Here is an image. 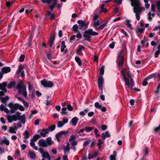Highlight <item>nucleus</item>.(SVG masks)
I'll list each match as a JSON object with an SVG mask.
<instances>
[{
	"label": "nucleus",
	"mask_w": 160,
	"mask_h": 160,
	"mask_svg": "<svg viewBox=\"0 0 160 160\" xmlns=\"http://www.w3.org/2000/svg\"><path fill=\"white\" fill-rule=\"evenodd\" d=\"M24 138H28L29 137V134L27 131H25L23 134Z\"/></svg>",
	"instance_id": "43"
},
{
	"label": "nucleus",
	"mask_w": 160,
	"mask_h": 160,
	"mask_svg": "<svg viewBox=\"0 0 160 160\" xmlns=\"http://www.w3.org/2000/svg\"><path fill=\"white\" fill-rule=\"evenodd\" d=\"M160 54V50H158L155 54V58H157L158 57V55Z\"/></svg>",
	"instance_id": "60"
},
{
	"label": "nucleus",
	"mask_w": 160,
	"mask_h": 160,
	"mask_svg": "<svg viewBox=\"0 0 160 160\" xmlns=\"http://www.w3.org/2000/svg\"><path fill=\"white\" fill-rule=\"evenodd\" d=\"M46 143L47 144V147L51 145L54 143V142L52 140L50 137L47 138L46 140Z\"/></svg>",
	"instance_id": "21"
},
{
	"label": "nucleus",
	"mask_w": 160,
	"mask_h": 160,
	"mask_svg": "<svg viewBox=\"0 0 160 160\" xmlns=\"http://www.w3.org/2000/svg\"><path fill=\"white\" fill-rule=\"evenodd\" d=\"M11 71V68L9 67H4L2 68L1 72L2 74L7 73Z\"/></svg>",
	"instance_id": "17"
},
{
	"label": "nucleus",
	"mask_w": 160,
	"mask_h": 160,
	"mask_svg": "<svg viewBox=\"0 0 160 160\" xmlns=\"http://www.w3.org/2000/svg\"><path fill=\"white\" fill-rule=\"evenodd\" d=\"M157 74L156 73H153L152 74H151L150 75H149L148 77V78L149 79H151L152 78L154 77V78H157Z\"/></svg>",
	"instance_id": "53"
},
{
	"label": "nucleus",
	"mask_w": 160,
	"mask_h": 160,
	"mask_svg": "<svg viewBox=\"0 0 160 160\" xmlns=\"http://www.w3.org/2000/svg\"><path fill=\"white\" fill-rule=\"evenodd\" d=\"M150 79L148 78V77H147L145 78L143 80L142 83V85L144 86H145L148 84L147 80H148Z\"/></svg>",
	"instance_id": "44"
},
{
	"label": "nucleus",
	"mask_w": 160,
	"mask_h": 160,
	"mask_svg": "<svg viewBox=\"0 0 160 160\" xmlns=\"http://www.w3.org/2000/svg\"><path fill=\"white\" fill-rule=\"evenodd\" d=\"M29 157L32 159H34L36 158V155L34 152L29 151L28 153Z\"/></svg>",
	"instance_id": "29"
},
{
	"label": "nucleus",
	"mask_w": 160,
	"mask_h": 160,
	"mask_svg": "<svg viewBox=\"0 0 160 160\" xmlns=\"http://www.w3.org/2000/svg\"><path fill=\"white\" fill-rule=\"evenodd\" d=\"M78 121V118L77 117H74L71 120L70 123L72 125L75 126L76 125Z\"/></svg>",
	"instance_id": "16"
},
{
	"label": "nucleus",
	"mask_w": 160,
	"mask_h": 160,
	"mask_svg": "<svg viewBox=\"0 0 160 160\" xmlns=\"http://www.w3.org/2000/svg\"><path fill=\"white\" fill-rule=\"evenodd\" d=\"M38 151L42 154V157L43 158V159H51L50 157L49 153L47 152L44 151L43 148H40L39 149Z\"/></svg>",
	"instance_id": "8"
},
{
	"label": "nucleus",
	"mask_w": 160,
	"mask_h": 160,
	"mask_svg": "<svg viewBox=\"0 0 160 160\" xmlns=\"http://www.w3.org/2000/svg\"><path fill=\"white\" fill-rule=\"evenodd\" d=\"M23 68L22 66V65H20L19 66L18 70L16 72V73L19 74L20 72H22V70Z\"/></svg>",
	"instance_id": "42"
},
{
	"label": "nucleus",
	"mask_w": 160,
	"mask_h": 160,
	"mask_svg": "<svg viewBox=\"0 0 160 160\" xmlns=\"http://www.w3.org/2000/svg\"><path fill=\"white\" fill-rule=\"evenodd\" d=\"M67 133L65 131H62L57 134L55 137L57 141L58 142H60V138L65 137Z\"/></svg>",
	"instance_id": "10"
},
{
	"label": "nucleus",
	"mask_w": 160,
	"mask_h": 160,
	"mask_svg": "<svg viewBox=\"0 0 160 160\" xmlns=\"http://www.w3.org/2000/svg\"><path fill=\"white\" fill-rule=\"evenodd\" d=\"M61 52H65L66 51L65 49L66 48V46L65 45V42L64 41H62L61 42Z\"/></svg>",
	"instance_id": "28"
},
{
	"label": "nucleus",
	"mask_w": 160,
	"mask_h": 160,
	"mask_svg": "<svg viewBox=\"0 0 160 160\" xmlns=\"http://www.w3.org/2000/svg\"><path fill=\"white\" fill-rule=\"evenodd\" d=\"M148 20L150 21H152V17L151 16V12H149L148 14Z\"/></svg>",
	"instance_id": "61"
},
{
	"label": "nucleus",
	"mask_w": 160,
	"mask_h": 160,
	"mask_svg": "<svg viewBox=\"0 0 160 160\" xmlns=\"http://www.w3.org/2000/svg\"><path fill=\"white\" fill-rule=\"evenodd\" d=\"M108 22V20H107L102 24L99 27L98 30H102L107 25Z\"/></svg>",
	"instance_id": "27"
},
{
	"label": "nucleus",
	"mask_w": 160,
	"mask_h": 160,
	"mask_svg": "<svg viewBox=\"0 0 160 160\" xmlns=\"http://www.w3.org/2000/svg\"><path fill=\"white\" fill-rule=\"evenodd\" d=\"M56 126L55 125L53 124L52 126H50L48 127L49 131L52 132L54 131L55 128Z\"/></svg>",
	"instance_id": "40"
},
{
	"label": "nucleus",
	"mask_w": 160,
	"mask_h": 160,
	"mask_svg": "<svg viewBox=\"0 0 160 160\" xmlns=\"http://www.w3.org/2000/svg\"><path fill=\"white\" fill-rule=\"evenodd\" d=\"M42 85L44 87L48 88H51L53 86V83L52 82L48 81L47 80H43L41 81Z\"/></svg>",
	"instance_id": "11"
},
{
	"label": "nucleus",
	"mask_w": 160,
	"mask_h": 160,
	"mask_svg": "<svg viewBox=\"0 0 160 160\" xmlns=\"http://www.w3.org/2000/svg\"><path fill=\"white\" fill-rule=\"evenodd\" d=\"M77 142L76 141H72L71 143V146H76L77 145Z\"/></svg>",
	"instance_id": "57"
},
{
	"label": "nucleus",
	"mask_w": 160,
	"mask_h": 160,
	"mask_svg": "<svg viewBox=\"0 0 160 160\" xmlns=\"http://www.w3.org/2000/svg\"><path fill=\"white\" fill-rule=\"evenodd\" d=\"M118 64L119 67L122 66L123 63L124 59L121 53H119L118 56Z\"/></svg>",
	"instance_id": "12"
},
{
	"label": "nucleus",
	"mask_w": 160,
	"mask_h": 160,
	"mask_svg": "<svg viewBox=\"0 0 160 160\" xmlns=\"http://www.w3.org/2000/svg\"><path fill=\"white\" fill-rule=\"evenodd\" d=\"M121 32L124 34L126 37H128V35L123 29H121Z\"/></svg>",
	"instance_id": "56"
},
{
	"label": "nucleus",
	"mask_w": 160,
	"mask_h": 160,
	"mask_svg": "<svg viewBox=\"0 0 160 160\" xmlns=\"http://www.w3.org/2000/svg\"><path fill=\"white\" fill-rule=\"evenodd\" d=\"M67 108L69 111H71L73 110V108L70 104H68L67 105Z\"/></svg>",
	"instance_id": "58"
},
{
	"label": "nucleus",
	"mask_w": 160,
	"mask_h": 160,
	"mask_svg": "<svg viewBox=\"0 0 160 160\" xmlns=\"http://www.w3.org/2000/svg\"><path fill=\"white\" fill-rule=\"evenodd\" d=\"M20 152L19 150H16L15 151V158H18L20 156Z\"/></svg>",
	"instance_id": "49"
},
{
	"label": "nucleus",
	"mask_w": 160,
	"mask_h": 160,
	"mask_svg": "<svg viewBox=\"0 0 160 160\" xmlns=\"http://www.w3.org/2000/svg\"><path fill=\"white\" fill-rule=\"evenodd\" d=\"M98 142L97 143V146L98 147V148L99 149H100L101 148L102 146L101 144H103V141H102L101 139H99L98 140Z\"/></svg>",
	"instance_id": "33"
},
{
	"label": "nucleus",
	"mask_w": 160,
	"mask_h": 160,
	"mask_svg": "<svg viewBox=\"0 0 160 160\" xmlns=\"http://www.w3.org/2000/svg\"><path fill=\"white\" fill-rule=\"evenodd\" d=\"M99 17V16L98 14H96L94 15L93 18V21H96L98 18Z\"/></svg>",
	"instance_id": "62"
},
{
	"label": "nucleus",
	"mask_w": 160,
	"mask_h": 160,
	"mask_svg": "<svg viewBox=\"0 0 160 160\" xmlns=\"http://www.w3.org/2000/svg\"><path fill=\"white\" fill-rule=\"evenodd\" d=\"M9 132L11 133L15 134L16 133V131H15V129L12 127H10L9 128Z\"/></svg>",
	"instance_id": "38"
},
{
	"label": "nucleus",
	"mask_w": 160,
	"mask_h": 160,
	"mask_svg": "<svg viewBox=\"0 0 160 160\" xmlns=\"http://www.w3.org/2000/svg\"><path fill=\"white\" fill-rule=\"evenodd\" d=\"M51 2H52V4H51V3H50V4L49 5H50V8L51 11H52L53 10L54 6L56 5L57 0H52V1Z\"/></svg>",
	"instance_id": "23"
},
{
	"label": "nucleus",
	"mask_w": 160,
	"mask_h": 160,
	"mask_svg": "<svg viewBox=\"0 0 160 160\" xmlns=\"http://www.w3.org/2000/svg\"><path fill=\"white\" fill-rule=\"evenodd\" d=\"M32 38V36L31 34L28 39V43L29 45H30L31 44V41Z\"/></svg>",
	"instance_id": "54"
},
{
	"label": "nucleus",
	"mask_w": 160,
	"mask_h": 160,
	"mask_svg": "<svg viewBox=\"0 0 160 160\" xmlns=\"http://www.w3.org/2000/svg\"><path fill=\"white\" fill-rule=\"evenodd\" d=\"M121 73L124 77L125 83L128 87V89L132 90L134 84V82L132 78L130 72L127 70L124 72L122 70Z\"/></svg>",
	"instance_id": "2"
},
{
	"label": "nucleus",
	"mask_w": 160,
	"mask_h": 160,
	"mask_svg": "<svg viewBox=\"0 0 160 160\" xmlns=\"http://www.w3.org/2000/svg\"><path fill=\"white\" fill-rule=\"evenodd\" d=\"M8 106L10 108V111H9L8 108H5L6 103L2 104L0 107V110L1 111H4L7 113L10 112L11 113H13L15 112V111L18 109H19L20 111H24V108L21 105L18 103H10L8 104Z\"/></svg>",
	"instance_id": "1"
},
{
	"label": "nucleus",
	"mask_w": 160,
	"mask_h": 160,
	"mask_svg": "<svg viewBox=\"0 0 160 160\" xmlns=\"http://www.w3.org/2000/svg\"><path fill=\"white\" fill-rule=\"evenodd\" d=\"M7 85V83L5 82L0 83V89L2 90L0 92V95H4L5 93L7 92L6 88Z\"/></svg>",
	"instance_id": "9"
},
{
	"label": "nucleus",
	"mask_w": 160,
	"mask_h": 160,
	"mask_svg": "<svg viewBox=\"0 0 160 160\" xmlns=\"http://www.w3.org/2000/svg\"><path fill=\"white\" fill-rule=\"evenodd\" d=\"M1 143H4L7 146H8L9 144V141L7 138L5 137H3L2 139L0 141Z\"/></svg>",
	"instance_id": "18"
},
{
	"label": "nucleus",
	"mask_w": 160,
	"mask_h": 160,
	"mask_svg": "<svg viewBox=\"0 0 160 160\" xmlns=\"http://www.w3.org/2000/svg\"><path fill=\"white\" fill-rule=\"evenodd\" d=\"M41 138V136L39 134H36L34 136L33 138L31 139L33 141H35L37 140L38 139Z\"/></svg>",
	"instance_id": "32"
},
{
	"label": "nucleus",
	"mask_w": 160,
	"mask_h": 160,
	"mask_svg": "<svg viewBox=\"0 0 160 160\" xmlns=\"http://www.w3.org/2000/svg\"><path fill=\"white\" fill-rule=\"evenodd\" d=\"M77 23L79 24V28L80 29H86L87 28L89 24V22L86 23L85 21L82 20H78Z\"/></svg>",
	"instance_id": "7"
},
{
	"label": "nucleus",
	"mask_w": 160,
	"mask_h": 160,
	"mask_svg": "<svg viewBox=\"0 0 160 160\" xmlns=\"http://www.w3.org/2000/svg\"><path fill=\"white\" fill-rule=\"evenodd\" d=\"M67 108H62V112H61V113L63 114H66L67 113V112H66Z\"/></svg>",
	"instance_id": "47"
},
{
	"label": "nucleus",
	"mask_w": 160,
	"mask_h": 160,
	"mask_svg": "<svg viewBox=\"0 0 160 160\" xmlns=\"http://www.w3.org/2000/svg\"><path fill=\"white\" fill-rule=\"evenodd\" d=\"M84 47L79 46L77 51V53L79 55H82V51L84 49Z\"/></svg>",
	"instance_id": "25"
},
{
	"label": "nucleus",
	"mask_w": 160,
	"mask_h": 160,
	"mask_svg": "<svg viewBox=\"0 0 160 160\" xmlns=\"http://www.w3.org/2000/svg\"><path fill=\"white\" fill-rule=\"evenodd\" d=\"M16 83L15 82L12 81L8 85L7 87L8 88H11L12 87H13L15 86Z\"/></svg>",
	"instance_id": "35"
},
{
	"label": "nucleus",
	"mask_w": 160,
	"mask_h": 160,
	"mask_svg": "<svg viewBox=\"0 0 160 160\" xmlns=\"http://www.w3.org/2000/svg\"><path fill=\"white\" fill-rule=\"evenodd\" d=\"M114 3H117L119 4H122L123 0H113Z\"/></svg>",
	"instance_id": "59"
},
{
	"label": "nucleus",
	"mask_w": 160,
	"mask_h": 160,
	"mask_svg": "<svg viewBox=\"0 0 160 160\" xmlns=\"http://www.w3.org/2000/svg\"><path fill=\"white\" fill-rule=\"evenodd\" d=\"M25 56L24 55H21L19 58V61L21 62L23 61L24 60Z\"/></svg>",
	"instance_id": "64"
},
{
	"label": "nucleus",
	"mask_w": 160,
	"mask_h": 160,
	"mask_svg": "<svg viewBox=\"0 0 160 160\" xmlns=\"http://www.w3.org/2000/svg\"><path fill=\"white\" fill-rule=\"evenodd\" d=\"M79 26H78L77 24L74 25L72 28L73 31L76 32H78V28Z\"/></svg>",
	"instance_id": "37"
},
{
	"label": "nucleus",
	"mask_w": 160,
	"mask_h": 160,
	"mask_svg": "<svg viewBox=\"0 0 160 160\" xmlns=\"http://www.w3.org/2000/svg\"><path fill=\"white\" fill-rule=\"evenodd\" d=\"M62 122L64 125L68 122V119L67 118L64 117L62 119Z\"/></svg>",
	"instance_id": "50"
},
{
	"label": "nucleus",
	"mask_w": 160,
	"mask_h": 160,
	"mask_svg": "<svg viewBox=\"0 0 160 160\" xmlns=\"http://www.w3.org/2000/svg\"><path fill=\"white\" fill-rule=\"evenodd\" d=\"M154 131L155 132H160V124L159 126L154 129Z\"/></svg>",
	"instance_id": "63"
},
{
	"label": "nucleus",
	"mask_w": 160,
	"mask_h": 160,
	"mask_svg": "<svg viewBox=\"0 0 160 160\" xmlns=\"http://www.w3.org/2000/svg\"><path fill=\"white\" fill-rule=\"evenodd\" d=\"M33 87L31 83L30 82L28 83V89L29 91L32 90Z\"/></svg>",
	"instance_id": "55"
},
{
	"label": "nucleus",
	"mask_w": 160,
	"mask_h": 160,
	"mask_svg": "<svg viewBox=\"0 0 160 160\" xmlns=\"http://www.w3.org/2000/svg\"><path fill=\"white\" fill-rule=\"evenodd\" d=\"M7 118L9 122L11 123L13 121H16L17 120H21V122L23 124L25 123L26 122V117L24 114L21 115V113L17 112L13 115H9L7 116Z\"/></svg>",
	"instance_id": "3"
},
{
	"label": "nucleus",
	"mask_w": 160,
	"mask_h": 160,
	"mask_svg": "<svg viewBox=\"0 0 160 160\" xmlns=\"http://www.w3.org/2000/svg\"><path fill=\"white\" fill-rule=\"evenodd\" d=\"M126 24L131 29H132V25L130 23V21L129 20H126Z\"/></svg>",
	"instance_id": "45"
},
{
	"label": "nucleus",
	"mask_w": 160,
	"mask_h": 160,
	"mask_svg": "<svg viewBox=\"0 0 160 160\" xmlns=\"http://www.w3.org/2000/svg\"><path fill=\"white\" fill-rule=\"evenodd\" d=\"M55 38L54 36H53L49 40V46L50 47H52L53 45V42L55 40Z\"/></svg>",
	"instance_id": "31"
},
{
	"label": "nucleus",
	"mask_w": 160,
	"mask_h": 160,
	"mask_svg": "<svg viewBox=\"0 0 160 160\" xmlns=\"http://www.w3.org/2000/svg\"><path fill=\"white\" fill-rule=\"evenodd\" d=\"M38 145L42 147H47V144L45 140L43 139H40L39 140L38 142Z\"/></svg>",
	"instance_id": "14"
},
{
	"label": "nucleus",
	"mask_w": 160,
	"mask_h": 160,
	"mask_svg": "<svg viewBox=\"0 0 160 160\" xmlns=\"http://www.w3.org/2000/svg\"><path fill=\"white\" fill-rule=\"evenodd\" d=\"M3 96L0 95V99L3 103H6V101L9 99V98L8 96L3 97Z\"/></svg>",
	"instance_id": "22"
},
{
	"label": "nucleus",
	"mask_w": 160,
	"mask_h": 160,
	"mask_svg": "<svg viewBox=\"0 0 160 160\" xmlns=\"http://www.w3.org/2000/svg\"><path fill=\"white\" fill-rule=\"evenodd\" d=\"M48 16H50V18L52 19H54V14L51 13L50 12H48Z\"/></svg>",
	"instance_id": "52"
},
{
	"label": "nucleus",
	"mask_w": 160,
	"mask_h": 160,
	"mask_svg": "<svg viewBox=\"0 0 160 160\" xmlns=\"http://www.w3.org/2000/svg\"><path fill=\"white\" fill-rule=\"evenodd\" d=\"M49 132V130L48 129H43L40 132V136L41 137H44L46 136Z\"/></svg>",
	"instance_id": "15"
},
{
	"label": "nucleus",
	"mask_w": 160,
	"mask_h": 160,
	"mask_svg": "<svg viewBox=\"0 0 160 160\" xmlns=\"http://www.w3.org/2000/svg\"><path fill=\"white\" fill-rule=\"evenodd\" d=\"M110 134L108 131H106L105 133H103L101 135L102 138L103 140H105L106 138L110 137Z\"/></svg>",
	"instance_id": "20"
},
{
	"label": "nucleus",
	"mask_w": 160,
	"mask_h": 160,
	"mask_svg": "<svg viewBox=\"0 0 160 160\" xmlns=\"http://www.w3.org/2000/svg\"><path fill=\"white\" fill-rule=\"evenodd\" d=\"M85 131L88 132H89L92 130L94 128L93 127H86L85 128Z\"/></svg>",
	"instance_id": "39"
},
{
	"label": "nucleus",
	"mask_w": 160,
	"mask_h": 160,
	"mask_svg": "<svg viewBox=\"0 0 160 160\" xmlns=\"http://www.w3.org/2000/svg\"><path fill=\"white\" fill-rule=\"evenodd\" d=\"M99 25V20L97 21H94L93 22V25L94 28L96 30H98L99 27L98 26Z\"/></svg>",
	"instance_id": "19"
},
{
	"label": "nucleus",
	"mask_w": 160,
	"mask_h": 160,
	"mask_svg": "<svg viewBox=\"0 0 160 160\" xmlns=\"http://www.w3.org/2000/svg\"><path fill=\"white\" fill-rule=\"evenodd\" d=\"M103 82L104 80L102 77V76L99 77L98 79V85L99 88L101 90H102Z\"/></svg>",
	"instance_id": "13"
},
{
	"label": "nucleus",
	"mask_w": 160,
	"mask_h": 160,
	"mask_svg": "<svg viewBox=\"0 0 160 160\" xmlns=\"http://www.w3.org/2000/svg\"><path fill=\"white\" fill-rule=\"evenodd\" d=\"M145 29L144 25L141 23L140 27L138 28V31L139 33H142L144 31Z\"/></svg>",
	"instance_id": "26"
},
{
	"label": "nucleus",
	"mask_w": 160,
	"mask_h": 160,
	"mask_svg": "<svg viewBox=\"0 0 160 160\" xmlns=\"http://www.w3.org/2000/svg\"><path fill=\"white\" fill-rule=\"evenodd\" d=\"M30 141V145L32 147L33 149L35 150H37L38 149V148L37 146H35V144L33 141L31 139Z\"/></svg>",
	"instance_id": "30"
},
{
	"label": "nucleus",
	"mask_w": 160,
	"mask_h": 160,
	"mask_svg": "<svg viewBox=\"0 0 160 160\" xmlns=\"http://www.w3.org/2000/svg\"><path fill=\"white\" fill-rule=\"evenodd\" d=\"M75 60L79 66H80L81 65L82 62L79 58L78 57H76L75 58Z\"/></svg>",
	"instance_id": "36"
},
{
	"label": "nucleus",
	"mask_w": 160,
	"mask_h": 160,
	"mask_svg": "<svg viewBox=\"0 0 160 160\" xmlns=\"http://www.w3.org/2000/svg\"><path fill=\"white\" fill-rule=\"evenodd\" d=\"M76 139V137L74 135H72L71 136L69 139V141L70 142H71L72 141H75Z\"/></svg>",
	"instance_id": "46"
},
{
	"label": "nucleus",
	"mask_w": 160,
	"mask_h": 160,
	"mask_svg": "<svg viewBox=\"0 0 160 160\" xmlns=\"http://www.w3.org/2000/svg\"><path fill=\"white\" fill-rule=\"evenodd\" d=\"M114 155H111L110 157V160H116V157L117 155L116 152L115 151L113 152Z\"/></svg>",
	"instance_id": "34"
},
{
	"label": "nucleus",
	"mask_w": 160,
	"mask_h": 160,
	"mask_svg": "<svg viewBox=\"0 0 160 160\" xmlns=\"http://www.w3.org/2000/svg\"><path fill=\"white\" fill-rule=\"evenodd\" d=\"M98 34V33L93 31L92 29H89L85 31L83 36L86 38V40L89 41L91 38V36L97 35Z\"/></svg>",
	"instance_id": "6"
},
{
	"label": "nucleus",
	"mask_w": 160,
	"mask_h": 160,
	"mask_svg": "<svg viewBox=\"0 0 160 160\" xmlns=\"http://www.w3.org/2000/svg\"><path fill=\"white\" fill-rule=\"evenodd\" d=\"M16 88L18 90L19 93L22 94L25 97L27 96L26 86L24 84L23 81H21L18 83Z\"/></svg>",
	"instance_id": "5"
},
{
	"label": "nucleus",
	"mask_w": 160,
	"mask_h": 160,
	"mask_svg": "<svg viewBox=\"0 0 160 160\" xmlns=\"http://www.w3.org/2000/svg\"><path fill=\"white\" fill-rule=\"evenodd\" d=\"M64 124L61 121H58L57 122V127L59 128L62 127Z\"/></svg>",
	"instance_id": "41"
},
{
	"label": "nucleus",
	"mask_w": 160,
	"mask_h": 160,
	"mask_svg": "<svg viewBox=\"0 0 160 160\" xmlns=\"http://www.w3.org/2000/svg\"><path fill=\"white\" fill-rule=\"evenodd\" d=\"M131 4L133 7L134 12L135 13L136 19L138 20L140 19V15L142 8L140 7V3L139 0H131Z\"/></svg>",
	"instance_id": "4"
},
{
	"label": "nucleus",
	"mask_w": 160,
	"mask_h": 160,
	"mask_svg": "<svg viewBox=\"0 0 160 160\" xmlns=\"http://www.w3.org/2000/svg\"><path fill=\"white\" fill-rule=\"evenodd\" d=\"M64 152L65 154L69 153L70 148L69 147V144L68 143L67 145L64 147Z\"/></svg>",
	"instance_id": "24"
},
{
	"label": "nucleus",
	"mask_w": 160,
	"mask_h": 160,
	"mask_svg": "<svg viewBox=\"0 0 160 160\" xmlns=\"http://www.w3.org/2000/svg\"><path fill=\"white\" fill-rule=\"evenodd\" d=\"M104 66H102L100 69V73L101 75H103L104 73Z\"/></svg>",
	"instance_id": "51"
},
{
	"label": "nucleus",
	"mask_w": 160,
	"mask_h": 160,
	"mask_svg": "<svg viewBox=\"0 0 160 160\" xmlns=\"http://www.w3.org/2000/svg\"><path fill=\"white\" fill-rule=\"evenodd\" d=\"M94 106L96 108L99 109H100L102 107L101 105H100L98 102H96L95 103Z\"/></svg>",
	"instance_id": "48"
}]
</instances>
